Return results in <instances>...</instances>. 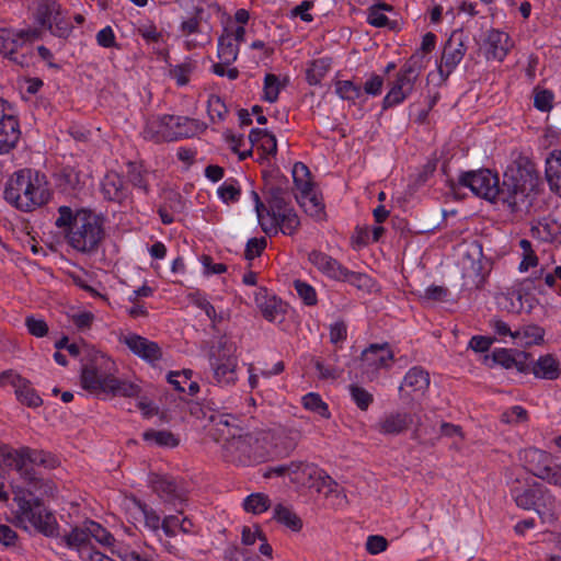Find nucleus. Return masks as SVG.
Masks as SVG:
<instances>
[{
	"mask_svg": "<svg viewBox=\"0 0 561 561\" xmlns=\"http://www.w3.org/2000/svg\"><path fill=\"white\" fill-rule=\"evenodd\" d=\"M537 180L535 164L528 158L519 157L507 168L501 184L497 175L490 170L463 174L459 182L477 196L502 203L512 213L522 215L527 214L534 204Z\"/></svg>",
	"mask_w": 561,
	"mask_h": 561,
	"instance_id": "1",
	"label": "nucleus"
},
{
	"mask_svg": "<svg viewBox=\"0 0 561 561\" xmlns=\"http://www.w3.org/2000/svg\"><path fill=\"white\" fill-rule=\"evenodd\" d=\"M24 485L11 484L13 501L18 510L15 518L18 525L30 523L38 533L46 537L58 534V523L54 513L43 502V496H54L56 486L50 480L39 477L35 470L30 478L23 479Z\"/></svg>",
	"mask_w": 561,
	"mask_h": 561,
	"instance_id": "2",
	"label": "nucleus"
},
{
	"mask_svg": "<svg viewBox=\"0 0 561 561\" xmlns=\"http://www.w3.org/2000/svg\"><path fill=\"white\" fill-rule=\"evenodd\" d=\"M55 225L65 231L68 244L83 254L98 252L105 239L104 218L85 208L76 213L68 206L58 208Z\"/></svg>",
	"mask_w": 561,
	"mask_h": 561,
	"instance_id": "3",
	"label": "nucleus"
},
{
	"mask_svg": "<svg viewBox=\"0 0 561 561\" xmlns=\"http://www.w3.org/2000/svg\"><path fill=\"white\" fill-rule=\"evenodd\" d=\"M4 198L23 211L43 206L50 198L45 175L31 169L14 172L7 182Z\"/></svg>",
	"mask_w": 561,
	"mask_h": 561,
	"instance_id": "4",
	"label": "nucleus"
},
{
	"mask_svg": "<svg viewBox=\"0 0 561 561\" xmlns=\"http://www.w3.org/2000/svg\"><path fill=\"white\" fill-rule=\"evenodd\" d=\"M272 436L271 431H256L233 436L224 445L226 457L239 465L263 461L268 456L267 445Z\"/></svg>",
	"mask_w": 561,
	"mask_h": 561,
	"instance_id": "5",
	"label": "nucleus"
},
{
	"mask_svg": "<svg viewBox=\"0 0 561 561\" xmlns=\"http://www.w3.org/2000/svg\"><path fill=\"white\" fill-rule=\"evenodd\" d=\"M190 123L188 118L173 115L152 117L147 122L144 131L145 138L161 142L188 137L191 135Z\"/></svg>",
	"mask_w": 561,
	"mask_h": 561,
	"instance_id": "6",
	"label": "nucleus"
},
{
	"mask_svg": "<svg viewBox=\"0 0 561 561\" xmlns=\"http://www.w3.org/2000/svg\"><path fill=\"white\" fill-rule=\"evenodd\" d=\"M237 346L225 336L209 351V360L214 370V377L218 382H232L236 379L238 358Z\"/></svg>",
	"mask_w": 561,
	"mask_h": 561,
	"instance_id": "7",
	"label": "nucleus"
},
{
	"mask_svg": "<svg viewBox=\"0 0 561 561\" xmlns=\"http://www.w3.org/2000/svg\"><path fill=\"white\" fill-rule=\"evenodd\" d=\"M459 275L480 289L484 282L483 252L478 241L463 242L457 262Z\"/></svg>",
	"mask_w": 561,
	"mask_h": 561,
	"instance_id": "8",
	"label": "nucleus"
},
{
	"mask_svg": "<svg viewBox=\"0 0 561 561\" xmlns=\"http://www.w3.org/2000/svg\"><path fill=\"white\" fill-rule=\"evenodd\" d=\"M423 66L424 57L421 54L415 53L409 58L402 70L398 73V78L393 87L386 95L383 100L385 106L396 105L402 102L405 96L411 93Z\"/></svg>",
	"mask_w": 561,
	"mask_h": 561,
	"instance_id": "9",
	"label": "nucleus"
},
{
	"mask_svg": "<svg viewBox=\"0 0 561 561\" xmlns=\"http://www.w3.org/2000/svg\"><path fill=\"white\" fill-rule=\"evenodd\" d=\"M113 367L114 362H112L104 354L95 356L91 364H88L82 368V388L92 393H104L105 382L113 376Z\"/></svg>",
	"mask_w": 561,
	"mask_h": 561,
	"instance_id": "10",
	"label": "nucleus"
},
{
	"mask_svg": "<svg viewBox=\"0 0 561 561\" xmlns=\"http://www.w3.org/2000/svg\"><path fill=\"white\" fill-rule=\"evenodd\" d=\"M511 492L517 506L524 510H535L539 514L550 512L553 504V499L548 495L545 496L539 488H522V480L516 477L510 482Z\"/></svg>",
	"mask_w": 561,
	"mask_h": 561,
	"instance_id": "11",
	"label": "nucleus"
},
{
	"mask_svg": "<svg viewBox=\"0 0 561 561\" xmlns=\"http://www.w3.org/2000/svg\"><path fill=\"white\" fill-rule=\"evenodd\" d=\"M393 360V352L388 343L370 344L360 355V368L369 379H373L382 367H387Z\"/></svg>",
	"mask_w": 561,
	"mask_h": 561,
	"instance_id": "12",
	"label": "nucleus"
},
{
	"mask_svg": "<svg viewBox=\"0 0 561 561\" xmlns=\"http://www.w3.org/2000/svg\"><path fill=\"white\" fill-rule=\"evenodd\" d=\"M20 126L16 118L5 113V104L0 99V154L9 153L20 139Z\"/></svg>",
	"mask_w": 561,
	"mask_h": 561,
	"instance_id": "13",
	"label": "nucleus"
},
{
	"mask_svg": "<svg viewBox=\"0 0 561 561\" xmlns=\"http://www.w3.org/2000/svg\"><path fill=\"white\" fill-rule=\"evenodd\" d=\"M524 467L535 477L548 481L553 469L550 454L538 448H527L523 454Z\"/></svg>",
	"mask_w": 561,
	"mask_h": 561,
	"instance_id": "14",
	"label": "nucleus"
},
{
	"mask_svg": "<svg viewBox=\"0 0 561 561\" xmlns=\"http://www.w3.org/2000/svg\"><path fill=\"white\" fill-rule=\"evenodd\" d=\"M4 378H10V385L14 387L15 394L21 403L30 408H37L42 404L43 400L35 390L31 388V382L27 379L12 370H5L0 374V387L4 386Z\"/></svg>",
	"mask_w": 561,
	"mask_h": 561,
	"instance_id": "15",
	"label": "nucleus"
},
{
	"mask_svg": "<svg viewBox=\"0 0 561 561\" xmlns=\"http://www.w3.org/2000/svg\"><path fill=\"white\" fill-rule=\"evenodd\" d=\"M23 47L19 32L0 28V54L21 67H27L31 64V56L24 53L18 55L19 48Z\"/></svg>",
	"mask_w": 561,
	"mask_h": 561,
	"instance_id": "16",
	"label": "nucleus"
},
{
	"mask_svg": "<svg viewBox=\"0 0 561 561\" xmlns=\"http://www.w3.org/2000/svg\"><path fill=\"white\" fill-rule=\"evenodd\" d=\"M466 48L461 38L454 33L446 42L442 54L438 67L442 77L447 78L450 75L453 69L462 60Z\"/></svg>",
	"mask_w": 561,
	"mask_h": 561,
	"instance_id": "17",
	"label": "nucleus"
},
{
	"mask_svg": "<svg viewBox=\"0 0 561 561\" xmlns=\"http://www.w3.org/2000/svg\"><path fill=\"white\" fill-rule=\"evenodd\" d=\"M300 225L296 211L289 207L270 217L268 222H262V229L266 233H277L280 230L285 234H293Z\"/></svg>",
	"mask_w": 561,
	"mask_h": 561,
	"instance_id": "18",
	"label": "nucleus"
},
{
	"mask_svg": "<svg viewBox=\"0 0 561 561\" xmlns=\"http://www.w3.org/2000/svg\"><path fill=\"white\" fill-rule=\"evenodd\" d=\"M530 354L524 351H516L515 354L507 348H499L492 353L493 363L501 365L505 369L516 368L522 374L530 371Z\"/></svg>",
	"mask_w": 561,
	"mask_h": 561,
	"instance_id": "19",
	"label": "nucleus"
},
{
	"mask_svg": "<svg viewBox=\"0 0 561 561\" xmlns=\"http://www.w3.org/2000/svg\"><path fill=\"white\" fill-rule=\"evenodd\" d=\"M413 424V417L408 412H391L385 415L377 424L381 435L397 436L405 433Z\"/></svg>",
	"mask_w": 561,
	"mask_h": 561,
	"instance_id": "20",
	"label": "nucleus"
},
{
	"mask_svg": "<svg viewBox=\"0 0 561 561\" xmlns=\"http://www.w3.org/2000/svg\"><path fill=\"white\" fill-rule=\"evenodd\" d=\"M124 343L128 348L140 358L148 362H156L162 357L160 346L152 341L137 334H130L124 337Z\"/></svg>",
	"mask_w": 561,
	"mask_h": 561,
	"instance_id": "21",
	"label": "nucleus"
},
{
	"mask_svg": "<svg viewBox=\"0 0 561 561\" xmlns=\"http://www.w3.org/2000/svg\"><path fill=\"white\" fill-rule=\"evenodd\" d=\"M530 371L536 378L556 380L561 375L559 360L552 354L540 356L537 360L528 359Z\"/></svg>",
	"mask_w": 561,
	"mask_h": 561,
	"instance_id": "22",
	"label": "nucleus"
},
{
	"mask_svg": "<svg viewBox=\"0 0 561 561\" xmlns=\"http://www.w3.org/2000/svg\"><path fill=\"white\" fill-rule=\"evenodd\" d=\"M309 261L318 267L319 271L327 274L329 277L334 278L336 280L345 278L347 275V268L341 265L333 257L319 252L312 251L309 254Z\"/></svg>",
	"mask_w": 561,
	"mask_h": 561,
	"instance_id": "23",
	"label": "nucleus"
},
{
	"mask_svg": "<svg viewBox=\"0 0 561 561\" xmlns=\"http://www.w3.org/2000/svg\"><path fill=\"white\" fill-rule=\"evenodd\" d=\"M486 47L488 59L502 61L512 47L508 34L491 30L488 34Z\"/></svg>",
	"mask_w": 561,
	"mask_h": 561,
	"instance_id": "24",
	"label": "nucleus"
},
{
	"mask_svg": "<svg viewBox=\"0 0 561 561\" xmlns=\"http://www.w3.org/2000/svg\"><path fill=\"white\" fill-rule=\"evenodd\" d=\"M546 178L550 188L561 196V150L552 151L546 159Z\"/></svg>",
	"mask_w": 561,
	"mask_h": 561,
	"instance_id": "25",
	"label": "nucleus"
},
{
	"mask_svg": "<svg viewBox=\"0 0 561 561\" xmlns=\"http://www.w3.org/2000/svg\"><path fill=\"white\" fill-rule=\"evenodd\" d=\"M142 438L146 443L163 448H176L180 445V437L169 430L150 428L144 432Z\"/></svg>",
	"mask_w": 561,
	"mask_h": 561,
	"instance_id": "26",
	"label": "nucleus"
},
{
	"mask_svg": "<svg viewBox=\"0 0 561 561\" xmlns=\"http://www.w3.org/2000/svg\"><path fill=\"white\" fill-rule=\"evenodd\" d=\"M545 330L535 324L525 325L514 331L513 340L518 346L539 345L543 342Z\"/></svg>",
	"mask_w": 561,
	"mask_h": 561,
	"instance_id": "27",
	"label": "nucleus"
},
{
	"mask_svg": "<svg viewBox=\"0 0 561 561\" xmlns=\"http://www.w3.org/2000/svg\"><path fill=\"white\" fill-rule=\"evenodd\" d=\"M140 387L128 380H122L116 378L114 375L111 379L105 382L104 393H111L112 396H121L126 398L138 397L140 393Z\"/></svg>",
	"mask_w": 561,
	"mask_h": 561,
	"instance_id": "28",
	"label": "nucleus"
},
{
	"mask_svg": "<svg viewBox=\"0 0 561 561\" xmlns=\"http://www.w3.org/2000/svg\"><path fill=\"white\" fill-rule=\"evenodd\" d=\"M102 191L108 201L122 203L126 197L124 181L117 173H108L105 176Z\"/></svg>",
	"mask_w": 561,
	"mask_h": 561,
	"instance_id": "29",
	"label": "nucleus"
},
{
	"mask_svg": "<svg viewBox=\"0 0 561 561\" xmlns=\"http://www.w3.org/2000/svg\"><path fill=\"white\" fill-rule=\"evenodd\" d=\"M151 485L153 491L165 501H173L179 496L176 483L167 477L154 474Z\"/></svg>",
	"mask_w": 561,
	"mask_h": 561,
	"instance_id": "30",
	"label": "nucleus"
},
{
	"mask_svg": "<svg viewBox=\"0 0 561 561\" xmlns=\"http://www.w3.org/2000/svg\"><path fill=\"white\" fill-rule=\"evenodd\" d=\"M274 519L293 531H300L302 529L301 518L289 507L282 504L275 506Z\"/></svg>",
	"mask_w": 561,
	"mask_h": 561,
	"instance_id": "31",
	"label": "nucleus"
},
{
	"mask_svg": "<svg viewBox=\"0 0 561 561\" xmlns=\"http://www.w3.org/2000/svg\"><path fill=\"white\" fill-rule=\"evenodd\" d=\"M238 45L233 43L231 34L225 30V33L218 39V58L225 64H232L238 57Z\"/></svg>",
	"mask_w": 561,
	"mask_h": 561,
	"instance_id": "32",
	"label": "nucleus"
},
{
	"mask_svg": "<svg viewBox=\"0 0 561 561\" xmlns=\"http://www.w3.org/2000/svg\"><path fill=\"white\" fill-rule=\"evenodd\" d=\"M403 386L409 387L412 391L424 392L430 386V375L427 371L414 367L407 373Z\"/></svg>",
	"mask_w": 561,
	"mask_h": 561,
	"instance_id": "33",
	"label": "nucleus"
},
{
	"mask_svg": "<svg viewBox=\"0 0 561 561\" xmlns=\"http://www.w3.org/2000/svg\"><path fill=\"white\" fill-rule=\"evenodd\" d=\"M287 197L288 193L286 190L282 187H271L268 191V209H267V216L271 217L275 214H279V211L285 210L289 208L287 204Z\"/></svg>",
	"mask_w": 561,
	"mask_h": 561,
	"instance_id": "34",
	"label": "nucleus"
},
{
	"mask_svg": "<svg viewBox=\"0 0 561 561\" xmlns=\"http://www.w3.org/2000/svg\"><path fill=\"white\" fill-rule=\"evenodd\" d=\"M59 10L60 7L55 0H44L37 8L36 20L42 26L53 28L54 15H56Z\"/></svg>",
	"mask_w": 561,
	"mask_h": 561,
	"instance_id": "35",
	"label": "nucleus"
},
{
	"mask_svg": "<svg viewBox=\"0 0 561 561\" xmlns=\"http://www.w3.org/2000/svg\"><path fill=\"white\" fill-rule=\"evenodd\" d=\"M297 199L300 206L310 216L317 217L323 213V204L321 199L313 193L312 188L301 192Z\"/></svg>",
	"mask_w": 561,
	"mask_h": 561,
	"instance_id": "36",
	"label": "nucleus"
},
{
	"mask_svg": "<svg viewBox=\"0 0 561 561\" xmlns=\"http://www.w3.org/2000/svg\"><path fill=\"white\" fill-rule=\"evenodd\" d=\"M271 507V500L264 493L250 494L243 502V508L251 514H262Z\"/></svg>",
	"mask_w": 561,
	"mask_h": 561,
	"instance_id": "37",
	"label": "nucleus"
},
{
	"mask_svg": "<svg viewBox=\"0 0 561 561\" xmlns=\"http://www.w3.org/2000/svg\"><path fill=\"white\" fill-rule=\"evenodd\" d=\"M15 460L11 467L21 477V479L30 478V473L34 471L31 460V450L28 448L19 449V455H15Z\"/></svg>",
	"mask_w": 561,
	"mask_h": 561,
	"instance_id": "38",
	"label": "nucleus"
},
{
	"mask_svg": "<svg viewBox=\"0 0 561 561\" xmlns=\"http://www.w3.org/2000/svg\"><path fill=\"white\" fill-rule=\"evenodd\" d=\"M293 178L295 186L300 193L312 188L310 171L302 162H296L294 164Z\"/></svg>",
	"mask_w": 561,
	"mask_h": 561,
	"instance_id": "39",
	"label": "nucleus"
},
{
	"mask_svg": "<svg viewBox=\"0 0 561 561\" xmlns=\"http://www.w3.org/2000/svg\"><path fill=\"white\" fill-rule=\"evenodd\" d=\"M314 482L311 486L316 488L317 492L323 493L325 496H329L332 493L337 491V482L334 481L329 474L324 471H317L313 474Z\"/></svg>",
	"mask_w": 561,
	"mask_h": 561,
	"instance_id": "40",
	"label": "nucleus"
},
{
	"mask_svg": "<svg viewBox=\"0 0 561 561\" xmlns=\"http://www.w3.org/2000/svg\"><path fill=\"white\" fill-rule=\"evenodd\" d=\"M64 541L69 548L80 550L90 543V534L84 528L75 527L64 536Z\"/></svg>",
	"mask_w": 561,
	"mask_h": 561,
	"instance_id": "41",
	"label": "nucleus"
},
{
	"mask_svg": "<svg viewBox=\"0 0 561 561\" xmlns=\"http://www.w3.org/2000/svg\"><path fill=\"white\" fill-rule=\"evenodd\" d=\"M330 68V61L327 58H320L311 62L307 69V80L310 84L320 83L321 79L325 76Z\"/></svg>",
	"mask_w": 561,
	"mask_h": 561,
	"instance_id": "42",
	"label": "nucleus"
},
{
	"mask_svg": "<svg viewBox=\"0 0 561 561\" xmlns=\"http://www.w3.org/2000/svg\"><path fill=\"white\" fill-rule=\"evenodd\" d=\"M271 433L273 436L270 438V443L274 439L280 440L287 453L293 451L296 448L299 439V433L297 431L282 428Z\"/></svg>",
	"mask_w": 561,
	"mask_h": 561,
	"instance_id": "43",
	"label": "nucleus"
},
{
	"mask_svg": "<svg viewBox=\"0 0 561 561\" xmlns=\"http://www.w3.org/2000/svg\"><path fill=\"white\" fill-rule=\"evenodd\" d=\"M302 404L307 410L318 413L323 417H329L328 405L322 401L318 393L310 392L302 398Z\"/></svg>",
	"mask_w": 561,
	"mask_h": 561,
	"instance_id": "44",
	"label": "nucleus"
},
{
	"mask_svg": "<svg viewBox=\"0 0 561 561\" xmlns=\"http://www.w3.org/2000/svg\"><path fill=\"white\" fill-rule=\"evenodd\" d=\"M341 282H350L359 290L370 291L375 286L373 278L363 273L351 272L347 270L345 278L340 279Z\"/></svg>",
	"mask_w": 561,
	"mask_h": 561,
	"instance_id": "45",
	"label": "nucleus"
},
{
	"mask_svg": "<svg viewBox=\"0 0 561 561\" xmlns=\"http://www.w3.org/2000/svg\"><path fill=\"white\" fill-rule=\"evenodd\" d=\"M350 391L356 405L362 411H366L374 401L373 394L358 385H351Z\"/></svg>",
	"mask_w": 561,
	"mask_h": 561,
	"instance_id": "46",
	"label": "nucleus"
},
{
	"mask_svg": "<svg viewBox=\"0 0 561 561\" xmlns=\"http://www.w3.org/2000/svg\"><path fill=\"white\" fill-rule=\"evenodd\" d=\"M25 327L34 337H44L48 334L49 328L45 320L28 316L25 318Z\"/></svg>",
	"mask_w": 561,
	"mask_h": 561,
	"instance_id": "47",
	"label": "nucleus"
},
{
	"mask_svg": "<svg viewBox=\"0 0 561 561\" xmlns=\"http://www.w3.org/2000/svg\"><path fill=\"white\" fill-rule=\"evenodd\" d=\"M287 467V474L295 476L293 481H298V474H307L309 479L313 478V474L316 473V467L311 463L304 462V461H291L290 463L286 465Z\"/></svg>",
	"mask_w": 561,
	"mask_h": 561,
	"instance_id": "48",
	"label": "nucleus"
},
{
	"mask_svg": "<svg viewBox=\"0 0 561 561\" xmlns=\"http://www.w3.org/2000/svg\"><path fill=\"white\" fill-rule=\"evenodd\" d=\"M279 94V82L275 75L268 73L264 79V99L267 102H275Z\"/></svg>",
	"mask_w": 561,
	"mask_h": 561,
	"instance_id": "49",
	"label": "nucleus"
},
{
	"mask_svg": "<svg viewBox=\"0 0 561 561\" xmlns=\"http://www.w3.org/2000/svg\"><path fill=\"white\" fill-rule=\"evenodd\" d=\"M208 115L211 121L222 119L227 113L225 103L217 95H210L207 102Z\"/></svg>",
	"mask_w": 561,
	"mask_h": 561,
	"instance_id": "50",
	"label": "nucleus"
},
{
	"mask_svg": "<svg viewBox=\"0 0 561 561\" xmlns=\"http://www.w3.org/2000/svg\"><path fill=\"white\" fill-rule=\"evenodd\" d=\"M127 176L135 186L141 187L145 191H147V186L144 181V170L141 164L137 162H128Z\"/></svg>",
	"mask_w": 561,
	"mask_h": 561,
	"instance_id": "51",
	"label": "nucleus"
},
{
	"mask_svg": "<svg viewBox=\"0 0 561 561\" xmlns=\"http://www.w3.org/2000/svg\"><path fill=\"white\" fill-rule=\"evenodd\" d=\"M336 93L344 100H355L360 95V89L352 81H339L336 83Z\"/></svg>",
	"mask_w": 561,
	"mask_h": 561,
	"instance_id": "52",
	"label": "nucleus"
},
{
	"mask_svg": "<svg viewBox=\"0 0 561 561\" xmlns=\"http://www.w3.org/2000/svg\"><path fill=\"white\" fill-rule=\"evenodd\" d=\"M295 288L299 295V297L305 301V304L312 306L317 302V294L313 287L310 285L301 282L296 280L295 282Z\"/></svg>",
	"mask_w": 561,
	"mask_h": 561,
	"instance_id": "53",
	"label": "nucleus"
},
{
	"mask_svg": "<svg viewBox=\"0 0 561 561\" xmlns=\"http://www.w3.org/2000/svg\"><path fill=\"white\" fill-rule=\"evenodd\" d=\"M266 247L265 238H252L248 241L244 256L247 260L251 261L255 256H260L263 250Z\"/></svg>",
	"mask_w": 561,
	"mask_h": 561,
	"instance_id": "54",
	"label": "nucleus"
},
{
	"mask_svg": "<svg viewBox=\"0 0 561 561\" xmlns=\"http://www.w3.org/2000/svg\"><path fill=\"white\" fill-rule=\"evenodd\" d=\"M531 236L541 241H551L554 237V232L552 231V226L548 222L538 221L530 229Z\"/></svg>",
	"mask_w": 561,
	"mask_h": 561,
	"instance_id": "55",
	"label": "nucleus"
},
{
	"mask_svg": "<svg viewBox=\"0 0 561 561\" xmlns=\"http://www.w3.org/2000/svg\"><path fill=\"white\" fill-rule=\"evenodd\" d=\"M388 548V541L383 536L373 535L367 538L366 550L370 554H378Z\"/></svg>",
	"mask_w": 561,
	"mask_h": 561,
	"instance_id": "56",
	"label": "nucleus"
},
{
	"mask_svg": "<svg viewBox=\"0 0 561 561\" xmlns=\"http://www.w3.org/2000/svg\"><path fill=\"white\" fill-rule=\"evenodd\" d=\"M553 94L548 90L537 91L535 94L534 104L539 111H550L552 107Z\"/></svg>",
	"mask_w": 561,
	"mask_h": 561,
	"instance_id": "57",
	"label": "nucleus"
},
{
	"mask_svg": "<svg viewBox=\"0 0 561 561\" xmlns=\"http://www.w3.org/2000/svg\"><path fill=\"white\" fill-rule=\"evenodd\" d=\"M448 294L449 291L446 287L431 286L424 291L421 298L427 301H444Z\"/></svg>",
	"mask_w": 561,
	"mask_h": 561,
	"instance_id": "58",
	"label": "nucleus"
},
{
	"mask_svg": "<svg viewBox=\"0 0 561 561\" xmlns=\"http://www.w3.org/2000/svg\"><path fill=\"white\" fill-rule=\"evenodd\" d=\"M54 35L65 37L69 34L71 26L60 16V10L54 15L53 28H48Z\"/></svg>",
	"mask_w": 561,
	"mask_h": 561,
	"instance_id": "59",
	"label": "nucleus"
},
{
	"mask_svg": "<svg viewBox=\"0 0 561 561\" xmlns=\"http://www.w3.org/2000/svg\"><path fill=\"white\" fill-rule=\"evenodd\" d=\"M90 534V538H95L101 543H110L111 536L101 527V525L90 522L89 526L84 528Z\"/></svg>",
	"mask_w": 561,
	"mask_h": 561,
	"instance_id": "60",
	"label": "nucleus"
},
{
	"mask_svg": "<svg viewBox=\"0 0 561 561\" xmlns=\"http://www.w3.org/2000/svg\"><path fill=\"white\" fill-rule=\"evenodd\" d=\"M493 341L494 340L492 337L476 335L471 337L469 347L474 352H486L491 347Z\"/></svg>",
	"mask_w": 561,
	"mask_h": 561,
	"instance_id": "61",
	"label": "nucleus"
},
{
	"mask_svg": "<svg viewBox=\"0 0 561 561\" xmlns=\"http://www.w3.org/2000/svg\"><path fill=\"white\" fill-rule=\"evenodd\" d=\"M347 336V329L346 324L344 322H336L331 325L330 328V341L333 344H337L339 342H342Z\"/></svg>",
	"mask_w": 561,
	"mask_h": 561,
	"instance_id": "62",
	"label": "nucleus"
},
{
	"mask_svg": "<svg viewBox=\"0 0 561 561\" xmlns=\"http://www.w3.org/2000/svg\"><path fill=\"white\" fill-rule=\"evenodd\" d=\"M15 455H19V449H13L0 443V465L11 468L15 460Z\"/></svg>",
	"mask_w": 561,
	"mask_h": 561,
	"instance_id": "63",
	"label": "nucleus"
},
{
	"mask_svg": "<svg viewBox=\"0 0 561 561\" xmlns=\"http://www.w3.org/2000/svg\"><path fill=\"white\" fill-rule=\"evenodd\" d=\"M96 41L103 47H114L115 35L111 26L102 28L96 35Z\"/></svg>",
	"mask_w": 561,
	"mask_h": 561,
	"instance_id": "64",
	"label": "nucleus"
}]
</instances>
